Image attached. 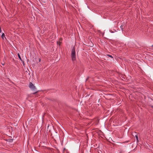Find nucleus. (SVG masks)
Instances as JSON below:
<instances>
[{
    "label": "nucleus",
    "instance_id": "obj_11",
    "mask_svg": "<svg viewBox=\"0 0 153 153\" xmlns=\"http://www.w3.org/2000/svg\"><path fill=\"white\" fill-rule=\"evenodd\" d=\"M151 47H153V45H152L151 46Z\"/></svg>",
    "mask_w": 153,
    "mask_h": 153
},
{
    "label": "nucleus",
    "instance_id": "obj_1",
    "mask_svg": "<svg viewBox=\"0 0 153 153\" xmlns=\"http://www.w3.org/2000/svg\"><path fill=\"white\" fill-rule=\"evenodd\" d=\"M29 87L32 90L35 91V92L33 93V94H36V97H38L37 93L39 91H36V88L34 85L31 82H30L29 84Z\"/></svg>",
    "mask_w": 153,
    "mask_h": 153
},
{
    "label": "nucleus",
    "instance_id": "obj_10",
    "mask_svg": "<svg viewBox=\"0 0 153 153\" xmlns=\"http://www.w3.org/2000/svg\"><path fill=\"white\" fill-rule=\"evenodd\" d=\"M151 107L152 108H153V105H152V106H151Z\"/></svg>",
    "mask_w": 153,
    "mask_h": 153
},
{
    "label": "nucleus",
    "instance_id": "obj_3",
    "mask_svg": "<svg viewBox=\"0 0 153 153\" xmlns=\"http://www.w3.org/2000/svg\"><path fill=\"white\" fill-rule=\"evenodd\" d=\"M1 37L3 39H4V37H5V34L4 33H2L1 36Z\"/></svg>",
    "mask_w": 153,
    "mask_h": 153
},
{
    "label": "nucleus",
    "instance_id": "obj_9",
    "mask_svg": "<svg viewBox=\"0 0 153 153\" xmlns=\"http://www.w3.org/2000/svg\"><path fill=\"white\" fill-rule=\"evenodd\" d=\"M62 40V39L61 38H60L59 39V41H60V42Z\"/></svg>",
    "mask_w": 153,
    "mask_h": 153
},
{
    "label": "nucleus",
    "instance_id": "obj_5",
    "mask_svg": "<svg viewBox=\"0 0 153 153\" xmlns=\"http://www.w3.org/2000/svg\"><path fill=\"white\" fill-rule=\"evenodd\" d=\"M120 28L123 31V29H124L123 25H121L120 27Z\"/></svg>",
    "mask_w": 153,
    "mask_h": 153
},
{
    "label": "nucleus",
    "instance_id": "obj_2",
    "mask_svg": "<svg viewBox=\"0 0 153 153\" xmlns=\"http://www.w3.org/2000/svg\"><path fill=\"white\" fill-rule=\"evenodd\" d=\"M71 56L72 61H74L76 60V55L75 48L74 47H73L71 51Z\"/></svg>",
    "mask_w": 153,
    "mask_h": 153
},
{
    "label": "nucleus",
    "instance_id": "obj_7",
    "mask_svg": "<svg viewBox=\"0 0 153 153\" xmlns=\"http://www.w3.org/2000/svg\"><path fill=\"white\" fill-rule=\"evenodd\" d=\"M135 137L136 138V139H137V141H138V136L137 135H136L135 136Z\"/></svg>",
    "mask_w": 153,
    "mask_h": 153
},
{
    "label": "nucleus",
    "instance_id": "obj_8",
    "mask_svg": "<svg viewBox=\"0 0 153 153\" xmlns=\"http://www.w3.org/2000/svg\"><path fill=\"white\" fill-rule=\"evenodd\" d=\"M61 43V42L60 41L57 42V44H59V45H60Z\"/></svg>",
    "mask_w": 153,
    "mask_h": 153
},
{
    "label": "nucleus",
    "instance_id": "obj_4",
    "mask_svg": "<svg viewBox=\"0 0 153 153\" xmlns=\"http://www.w3.org/2000/svg\"><path fill=\"white\" fill-rule=\"evenodd\" d=\"M18 57H19V58L22 61V58H21V57L20 56V55H19V53L18 54ZM23 62H24V61H23Z\"/></svg>",
    "mask_w": 153,
    "mask_h": 153
},
{
    "label": "nucleus",
    "instance_id": "obj_6",
    "mask_svg": "<svg viewBox=\"0 0 153 153\" xmlns=\"http://www.w3.org/2000/svg\"><path fill=\"white\" fill-rule=\"evenodd\" d=\"M107 56H108L109 57L111 58H113V56L111 55H110L109 54H108V55H107Z\"/></svg>",
    "mask_w": 153,
    "mask_h": 153
}]
</instances>
